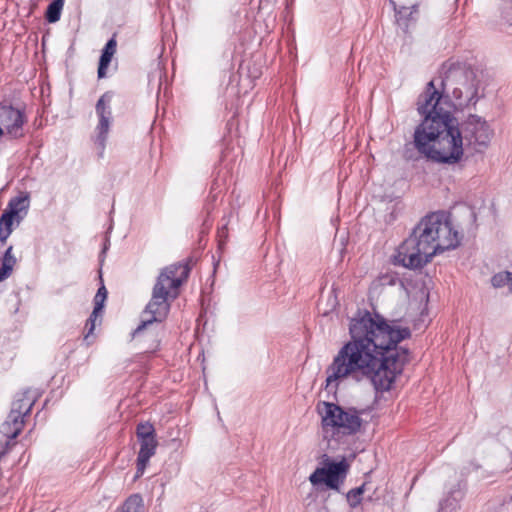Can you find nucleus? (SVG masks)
Instances as JSON below:
<instances>
[{"label":"nucleus","instance_id":"f3484780","mask_svg":"<svg viewBox=\"0 0 512 512\" xmlns=\"http://www.w3.org/2000/svg\"><path fill=\"white\" fill-rule=\"evenodd\" d=\"M465 495V483L458 482L448 496L439 503L438 512H457Z\"/></svg>","mask_w":512,"mask_h":512},{"label":"nucleus","instance_id":"5701e85b","mask_svg":"<svg viewBox=\"0 0 512 512\" xmlns=\"http://www.w3.org/2000/svg\"><path fill=\"white\" fill-rule=\"evenodd\" d=\"M365 484L360 487L351 489L347 494L346 498L351 508H356L361 503V495L364 493Z\"/></svg>","mask_w":512,"mask_h":512},{"label":"nucleus","instance_id":"6e6552de","mask_svg":"<svg viewBox=\"0 0 512 512\" xmlns=\"http://www.w3.org/2000/svg\"><path fill=\"white\" fill-rule=\"evenodd\" d=\"M37 400V394L31 389L18 393L12 402L11 411L1 425V432L8 438L16 439L24 427V418L31 412Z\"/></svg>","mask_w":512,"mask_h":512},{"label":"nucleus","instance_id":"39448f33","mask_svg":"<svg viewBox=\"0 0 512 512\" xmlns=\"http://www.w3.org/2000/svg\"><path fill=\"white\" fill-rule=\"evenodd\" d=\"M439 77V88H435L441 92V96L444 88L450 86L453 96L467 105H475L479 100L476 74L469 65L447 60L441 65Z\"/></svg>","mask_w":512,"mask_h":512},{"label":"nucleus","instance_id":"c756f323","mask_svg":"<svg viewBox=\"0 0 512 512\" xmlns=\"http://www.w3.org/2000/svg\"><path fill=\"white\" fill-rule=\"evenodd\" d=\"M227 227L224 225L221 229L218 230V236H219V245L222 246L224 244V241L227 237Z\"/></svg>","mask_w":512,"mask_h":512},{"label":"nucleus","instance_id":"4be33fe9","mask_svg":"<svg viewBox=\"0 0 512 512\" xmlns=\"http://www.w3.org/2000/svg\"><path fill=\"white\" fill-rule=\"evenodd\" d=\"M143 507V499L140 494L129 496L122 506V512H140Z\"/></svg>","mask_w":512,"mask_h":512},{"label":"nucleus","instance_id":"1a4fd4ad","mask_svg":"<svg viewBox=\"0 0 512 512\" xmlns=\"http://www.w3.org/2000/svg\"><path fill=\"white\" fill-rule=\"evenodd\" d=\"M322 466L315 469L309 476V481L313 486L325 484L328 488L339 490L340 484L346 478L349 470V464L345 458L335 462L328 455H323Z\"/></svg>","mask_w":512,"mask_h":512},{"label":"nucleus","instance_id":"7ed1b4c3","mask_svg":"<svg viewBox=\"0 0 512 512\" xmlns=\"http://www.w3.org/2000/svg\"><path fill=\"white\" fill-rule=\"evenodd\" d=\"M190 267L186 263L178 262L166 266L159 273L152 289L151 299L146 305L140 325L134 330L133 335L145 340L152 337V342L145 350L159 349L161 344L162 323L168 316L171 302L179 295L180 286L188 279Z\"/></svg>","mask_w":512,"mask_h":512},{"label":"nucleus","instance_id":"9b49d317","mask_svg":"<svg viewBox=\"0 0 512 512\" xmlns=\"http://www.w3.org/2000/svg\"><path fill=\"white\" fill-rule=\"evenodd\" d=\"M25 122V115L21 110L0 103V126L10 138L19 139L24 136Z\"/></svg>","mask_w":512,"mask_h":512},{"label":"nucleus","instance_id":"bb28decb","mask_svg":"<svg viewBox=\"0 0 512 512\" xmlns=\"http://www.w3.org/2000/svg\"><path fill=\"white\" fill-rule=\"evenodd\" d=\"M133 338L136 340L137 344L139 345V349L143 352V353H154L156 352L158 349H155L153 351H148V350H145V347H148L151 342H152V337L149 336L147 337L145 340H143V338H138V337H135L133 335Z\"/></svg>","mask_w":512,"mask_h":512},{"label":"nucleus","instance_id":"dca6fc26","mask_svg":"<svg viewBox=\"0 0 512 512\" xmlns=\"http://www.w3.org/2000/svg\"><path fill=\"white\" fill-rule=\"evenodd\" d=\"M107 294L108 292L105 286L102 284L94 297V309L85 324V329L87 330V333L84 336V340L87 341L88 344H90L88 340L90 336L93 334V331L96 327V320L100 313L102 312L104 302L107 298Z\"/></svg>","mask_w":512,"mask_h":512},{"label":"nucleus","instance_id":"473e14b6","mask_svg":"<svg viewBox=\"0 0 512 512\" xmlns=\"http://www.w3.org/2000/svg\"><path fill=\"white\" fill-rule=\"evenodd\" d=\"M415 483H416V476H414V477L412 478V485H414Z\"/></svg>","mask_w":512,"mask_h":512},{"label":"nucleus","instance_id":"393cba45","mask_svg":"<svg viewBox=\"0 0 512 512\" xmlns=\"http://www.w3.org/2000/svg\"><path fill=\"white\" fill-rule=\"evenodd\" d=\"M413 140L405 144L403 157L408 161L416 160V130L412 134Z\"/></svg>","mask_w":512,"mask_h":512},{"label":"nucleus","instance_id":"aec40b11","mask_svg":"<svg viewBox=\"0 0 512 512\" xmlns=\"http://www.w3.org/2000/svg\"><path fill=\"white\" fill-rule=\"evenodd\" d=\"M16 220L10 214L3 212L0 216V242L5 243L12 233L13 221Z\"/></svg>","mask_w":512,"mask_h":512},{"label":"nucleus","instance_id":"ddd939ff","mask_svg":"<svg viewBox=\"0 0 512 512\" xmlns=\"http://www.w3.org/2000/svg\"><path fill=\"white\" fill-rule=\"evenodd\" d=\"M393 264L409 269H416V226L411 229L410 235L396 249Z\"/></svg>","mask_w":512,"mask_h":512},{"label":"nucleus","instance_id":"a878e982","mask_svg":"<svg viewBox=\"0 0 512 512\" xmlns=\"http://www.w3.org/2000/svg\"><path fill=\"white\" fill-rule=\"evenodd\" d=\"M511 279V272H501L495 274L492 279L491 283L494 287L499 288L506 284H508L509 280Z\"/></svg>","mask_w":512,"mask_h":512},{"label":"nucleus","instance_id":"c85d7f7f","mask_svg":"<svg viewBox=\"0 0 512 512\" xmlns=\"http://www.w3.org/2000/svg\"><path fill=\"white\" fill-rule=\"evenodd\" d=\"M502 16L509 25H512V2L503 8Z\"/></svg>","mask_w":512,"mask_h":512},{"label":"nucleus","instance_id":"b1692460","mask_svg":"<svg viewBox=\"0 0 512 512\" xmlns=\"http://www.w3.org/2000/svg\"><path fill=\"white\" fill-rule=\"evenodd\" d=\"M112 55L108 52H104L102 50L100 59H99V66H98V78H104L106 76V70L112 60Z\"/></svg>","mask_w":512,"mask_h":512},{"label":"nucleus","instance_id":"6ab92c4d","mask_svg":"<svg viewBox=\"0 0 512 512\" xmlns=\"http://www.w3.org/2000/svg\"><path fill=\"white\" fill-rule=\"evenodd\" d=\"M13 247L9 246L2 258V264L0 267V282L8 278L16 264V258L12 254Z\"/></svg>","mask_w":512,"mask_h":512},{"label":"nucleus","instance_id":"2f4dec72","mask_svg":"<svg viewBox=\"0 0 512 512\" xmlns=\"http://www.w3.org/2000/svg\"><path fill=\"white\" fill-rule=\"evenodd\" d=\"M4 129L0 126V136H2L4 134Z\"/></svg>","mask_w":512,"mask_h":512},{"label":"nucleus","instance_id":"423d86ee","mask_svg":"<svg viewBox=\"0 0 512 512\" xmlns=\"http://www.w3.org/2000/svg\"><path fill=\"white\" fill-rule=\"evenodd\" d=\"M439 77V88H435L441 92V96L444 88L450 86L453 96L467 105H475L479 100L476 74L469 65L447 60L441 65Z\"/></svg>","mask_w":512,"mask_h":512},{"label":"nucleus","instance_id":"20e7f679","mask_svg":"<svg viewBox=\"0 0 512 512\" xmlns=\"http://www.w3.org/2000/svg\"><path fill=\"white\" fill-rule=\"evenodd\" d=\"M418 268L431 261L432 257L444 251L456 249L462 239L454 227L452 215L437 211L426 215L418 223Z\"/></svg>","mask_w":512,"mask_h":512},{"label":"nucleus","instance_id":"f8f14e48","mask_svg":"<svg viewBox=\"0 0 512 512\" xmlns=\"http://www.w3.org/2000/svg\"><path fill=\"white\" fill-rule=\"evenodd\" d=\"M113 93L110 91L105 92L97 101L95 110L96 114L99 118V122L96 126V143L99 145L101 150L105 148V142L107 139V135L109 132L111 120H112V112L110 108V102L112 100Z\"/></svg>","mask_w":512,"mask_h":512},{"label":"nucleus","instance_id":"2eb2a0df","mask_svg":"<svg viewBox=\"0 0 512 512\" xmlns=\"http://www.w3.org/2000/svg\"><path fill=\"white\" fill-rule=\"evenodd\" d=\"M432 280L425 276L423 280H421V287L418 286V299L420 300V305L418 309H420V313L418 315V330L426 329L431 322L430 312L428 308L429 301V284Z\"/></svg>","mask_w":512,"mask_h":512},{"label":"nucleus","instance_id":"f257e3e1","mask_svg":"<svg viewBox=\"0 0 512 512\" xmlns=\"http://www.w3.org/2000/svg\"><path fill=\"white\" fill-rule=\"evenodd\" d=\"M349 332L351 340L326 368L325 390L336 394L339 382L345 379H366L377 391L389 390L408 356L407 350H397V344L410 337V330L364 311L351 320Z\"/></svg>","mask_w":512,"mask_h":512},{"label":"nucleus","instance_id":"9d476101","mask_svg":"<svg viewBox=\"0 0 512 512\" xmlns=\"http://www.w3.org/2000/svg\"><path fill=\"white\" fill-rule=\"evenodd\" d=\"M136 436L140 443V450L138 452L137 470L134 479H138L143 475L150 458L155 454L158 446L155 428L149 422L137 425Z\"/></svg>","mask_w":512,"mask_h":512},{"label":"nucleus","instance_id":"0eeeda50","mask_svg":"<svg viewBox=\"0 0 512 512\" xmlns=\"http://www.w3.org/2000/svg\"><path fill=\"white\" fill-rule=\"evenodd\" d=\"M317 411L321 415L323 431L331 437L340 434L354 435L361 428V412L355 408H343L338 404L323 401L318 403Z\"/></svg>","mask_w":512,"mask_h":512},{"label":"nucleus","instance_id":"a211bd4d","mask_svg":"<svg viewBox=\"0 0 512 512\" xmlns=\"http://www.w3.org/2000/svg\"><path fill=\"white\" fill-rule=\"evenodd\" d=\"M29 207V199L28 196H17L12 198L9 203L7 209L4 211L7 214H10L14 217L18 222L23 218L20 213L27 211Z\"/></svg>","mask_w":512,"mask_h":512},{"label":"nucleus","instance_id":"7c9ffc66","mask_svg":"<svg viewBox=\"0 0 512 512\" xmlns=\"http://www.w3.org/2000/svg\"><path fill=\"white\" fill-rule=\"evenodd\" d=\"M508 285H509L510 291L512 292V273H511V279L509 280Z\"/></svg>","mask_w":512,"mask_h":512},{"label":"nucleus","instance_id":"412c9836","mask_svg":"<svg viewBox=\"0 0 512 512\" xmlns=\"http://www.w3.org/2000/svg\"><path fill=\"white\" fill-rule=\"evenodd\" d=\"M63 5H64V0H53L48 5L45 17L49 23H55L60 19Z\"/></svg>","mask_w":512,"mask_h":512},{"label":"nucleus","instance_id":"4468645a","mask_svg":"<svg viewBox=\"0 0 512 512\" xmlns=\"http://www.w3.org/2000/svg\"><path fill=\"white\" fill-rule=\"evenodd\" d=\"M390 3L395 11L398 32H401L404 36L408 35L409 37H412V33L416 27V17L414 16L415 5H412L411 7L400 6L397 8L394 0H390Z\"/></svg>","mask_w":512,"mask_h":512},{"label":"nucleus","instance_id":"cd10ccee","mask_svg":"<svg viewBox=\"0 0 512 512\" xmlns=\"http://www.w3.org/2000/svg\"><path fill=\"white\" fill-rule=\"evenodd\" d=\"M116 47H117V41H116L115 35H113V37L111 39H109L108 42L106 43L103 51L108 52L109 54L114 56V54L116 53Z\"/></svg>","mask_w":512,"mask_h":512},{"label":"nucleus","instance_id":"f03ea898","mask_svg":"<svg viewBox=\"0 0 512 512\" xmlns=\"http://www.w3.org/2000/svg\"><path fill=\"white\" fill-rule=\"evenodd\" d=\"M418 101V114L423 120L418 125V154L442 164H456L463 157L464 141L475 152L487 148L492 130L482 117L470 114L459 123L440 106L441 92L435 88V79L427 83Z\"/></svg>","mask_w":512,"mask_h":512}]
</instances>
